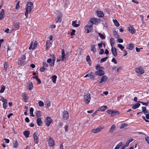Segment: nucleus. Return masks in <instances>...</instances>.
Wrapping results in <instances>:
<instances>
[{
    "mask_svg": "<svg viewBox=\"0 0 149 149\" xmlns=\"http://www.w3.org/2000/svg\"><path fill=\"white\" fill-rule=\"evenodd\" d=\"M33 3L31 2L28 3L26 7V12L25 14L26 16V18L25 19H26L28 16V14L30 13L33 8L32 6Z\"/></svg>",
    "mask_w": 149,
    "mask_h": 149,
    "instance_id": "obj_1",
    "label": "nucleus"
},
{
    "mask_svg": "<svg viewBox=\"0 0 149 149\" xmlns=\"http://www.w3.org/2000/svg\"><path fill=\"white\" fill-rule=\"evenodd\" d=\"M91 100L90 94L88 92H86L84 96V101L85 103L87 104H88Z\"/></svg>",
    "mask_w": 149,
    "mask_h": 149,
    "instance_id": "obj_2",
    "label": "nucleus"
},
{
    "mask_svg": "<svg viewBox=\"0 0 149 149\" xmlns=\"http://www.w3.org/2000/svg\"><path fill=\"white\" fill-rule=\"evenodd\" d=\"M25 56L24 55H22L21 57L19 59V61L18 62V64L21 65L22 66L24 65L25 63Z\"/></svg>",
    "mask_w": 149,
    "mask_h": 149,
    "instance_id": "obj_3",
    "label": "nucleus"
},
{
    "mask_svg": "<svg viewBox=\"0 0 149 149\" xmlns=\"http://www.w3.org/2000/svg\"><path fill=\"white\" fill-rule=\"evenodd\" d=\"M90 22L92 23L96 24L100 22V19L95 18H91L90 20Z\"/></svg>",
    "mask_w": 149,
    "mask_h": 149,
    "instance_id": "obj_4",
    "label": "nucleus"
},
{
    "mask_svg": "<svg viewBox=\"0 0 149 149\" xmlns=\"http://www.w3.org/2000/svg\"><path fill=\"white\" fill-rule=\"evenodd\" d=\"M34 142L36 144L38 143V139H39V134L37 132H35L33 135Z\"/></svg>",
    "mask_w": 149,
    "mask_h": 149,
    "instance_id": "obj_5",
    "label": "nucleus"
},
{
    "mask_svg": "<svg viewBox=\"0 0 149 149\" xmlns=\"http://www.w3.org/2000/svg\"><path fill=\"white\" fill-rule=\"evenodd\" d=\"M104 128L103 126H100L95 129H93L92 130L91 132L93 133H97L100 131Z\"/></svg>",
    "mask_w": 149,
    "mask_h": 149,
    "instance_id": "obj_6",
    "label": "nucleus"
},
{
    "mask_svg": "<svg viewBox=\"0 0 149 149\" xmlns=\"http://www.w3.org/2000/svg\"><path fill=\"white\" fill-rule=\"evenodd\" d=\"M52 122V120L49 117H47L45 123L47 126H49L50 124Z\"/></svg>",
    "mask_w": 149,
    "mask_h": 149,
    "instance_id": "obj_7",
    "label": "nucleus"
},
{
    "mask_svg": "<svg viewBox=\"0 0 149 149\" xmlns=\"http://www.w3.org/2000/svg\"><path fill=\"white\" fill-rule=\"evenodd\" d=\"M85 29L87 31V33H89L91 32L92 29H93L92 25L89 26L87 25L84 27Z\"/></svg>",
    "mask_w": 149,
    "mask_h": 149,
    "instance_id": "obj_8",
    "label": "nucleus"
},
{
    "mask_svg": "<svg viewBox=\"0 0 149 149\" xmlns=\"http://www.w3.org/2000/svg\"><path fill=\"white\" fill-rule=\"evenodd\" d=\"M135 71L136 73L141 74H142L144 72V70L141 67L136 68Z\"/></svg>",
    "mask_w": 149,
    "mask_h": 149,
    "instance_id": "obj_9",
    "label": "nucleus"
},
{
    "mask_svg": "<svg viewBox=\"0 0 149 149\" xmlns=\"http://www.w3.org/2000/svg\"><path fill=\"white\" fill-rule=\"evenodd\" d=\"M108 77L106 75H103L100 81L99 82L100 84H101L103 82H106L108 79Z\"/></svg>",
    "mask_w": 149,
    "mask_h": 149,
    "instance_id": "obj_10",
    "label": "nucleus"
},
{
    "mask_svg": "<svg viewBox=\"0 0 149 149\" xmlns=\"http://www.w3.org/2000/svg\"><path fill=\"white\" fill-rule=\"evenodd\" d=\"M95 74L96 75L101 76L104 74V72L103 70H99L95 72Z\"/></svg>",
    "mask_w": 149,
    "mask_h": 149,
    "instance_id": "obj_11",
    "label": "nucleus"
},
{
    "mask_svg": "<svg viewBox=\"0 0 149 149\" xmlns=\"http://www.w3.org/2000/svg\"><path fill=\"white\" fill-rule=\"evenodd\" d=\"M48 143L49 146L51 147H53L54 145V141L52 138H49Z\"/></svg>",
    "mask_w": 149,
    "mask_h": 149,
    "instance_id": "obj_12",
    "label": "nucleus"
},
{
    "mask_svg": "<svg viewBox=\"0 0 149 149\" xmlns=\"http://www.w3.org/2000/svg\"><path fill=\"white\" fill-rule=\"evenodd\" d=\"M22 95L24 101L25 102H27L29 99V97L27 95L26 93H23Z\"/></svg>",
    "mask_w": 149,
    "mask_h": 149,
    "instance_id": "obj_13",
    "label": "nucleus"
},
{
    "mask_svg": "<svg viewBox=\"0 0 149 149\" xmlns=\"http://www.w3.org/2000/svg\"><path fill=\"white\" fill-rule=\"evenodd\" d=\"M63 117L65 120H66L68 118V113L67 111H63Z\"/></svg>",
    "mask_w": 149,
    "mask_h": 149,
    "instance_id": "obj_14",
    "label": "nucleus"
},
{
    "mask_svg": "<svg viewBox=\"0 0 149 149\" xmlns=\"http://www.w3.org/2000/svg\"><path fill=\"white\" fill-rule=\"evenodd\" d=\"M111 50L113 55L114 56H116L117 55V50L115 47H112Z\"/></svg>",
    "mask_w": 149,
    "mask_h": 149,
    "instance_id": "obj_15",
    "label": "nucleus"
},
{
    "mask_svg": "<svg viewBox=\"0 0 149 149\" xmlns=\"http://www.w3.org/2000/svg\"><path fill=\"white\" fill-rule=\"evenodd\" d=\"M107 108V107L106 106H103L99 108L98 111L102 112L104 111Z\"/></svg>",
    "mask_w": 149,
    "mask_h": 149,
    "instance_id": "obj_16",
    "label": "nucleus"
},
{
    "mask_svg": "<svg viewBox=\"0 0 149 149\" xmlns=\"http://www.w3.org/2000/svg\"><path fill=\"white\" fill-rule=\"evenodd\" d=\"M51 45V42L49 41H47L46 44V49L47 50H48L49 48Z\"/></svg>",
    "mask_w": 149,
    "mask_h": 149,
    "instance_id": "obj_17",
    "label": "nucleus"
},
{
    "mask_svg": "<svg viewBox=\"0 0 149 149\" xmlns=\"http://www.w3.org/2000/svg\"><path fill=\"white\" fill-rule=\"evenodd\" d=\"M128 29L129 31L132 34L134 33L135 32V30L133 26H130L128 27Z\"/></svg>",
    "mask_w": 149,
    "mask_h": 149,
    "instance_id": "obj_18",
    "label": "nucleus"
},
{
    "mask_svg": "<svg viewBox=\"0 0 149 149\" xmlns=\"http://www.w3.org/2000/svg\"><path fill=\"white\" fill-rule=\"evenodd\" d=\"M72 25L73 27H77L79 26L80 24H77V20H75L72 22Z\"/></svg>",
    "mask_w": 149,
    "mask_h": 149,
    "instance_id": "obj_19",
    "label": "nucleus"
},
{
    "mask_svg": "<svg viewBox=\"0 0 149 149\" xmlns=\"http://www.w3.org/2000/svg\"><path fill=\"white\" fill-rule=\"evenodd\" d=\"M96 13L98 16L99 17H102L104 16V13L102 11H97Z\"/></svg>",
    "mask_w": 149,
    "mask_h": 149,
    "instance_id": "obj_20",
    "label": "nucleus"
},
{
    "mask_svg": "<svg viewBox=\"0 0 149 149\" xmlns=\"http://www.w3.org/2000/svg\"><path fill=\"white\" fill-rule=\"evenodd\" d=\"M140 105V104L139 103H136L135 104H133L132 107V108L134 109H135L138 108Z\"/></svg>",
    "mask_w": 149,
    "mask_h": 149,
    "instance_id": "obj_21",
    "label": "nucleus"
},
{
    "mask_svg": "<svg viewBox=\"0 0 149 149\" xmlns=\"http://www.w3.org/2000/svg\"><path fill=\"white\" fill-rule=\"evenodd\" d=\"M61 53H62L61 60L62 61H63L64 59H65L66 58V56L65 55V53L64 52V50L63 49H62V50L61 51Z\"/></svg>",
    "mask_w": 149,
    "mask_h": 149,
    "instance_id": "obj_22",
    "label": "nucleus"
},
{
    "mask_svg": "<svg viewBox=\"0 0 149 149\" xmlns=\"http://www.w3.org/2000/svg\"><path fill=\"white\" fill-rule=\"evenodd\" d=\"M134 47V45L133 44H130L127 45V48L130 50H131Z\"/></svg>",
    "mask_w": 149,
    "mask_h": 149,
    "instance_id": "obj_23",
    "label": "nucleus"
},
{
    "mask_svg": "<svg viewBox=\"0 0 149 149\" xmlns=\"http://www.w3.org/2000/svg\"><path fill=\"white\" fill-rule=\"evenodd\" d=\"M36 122L37 123V125L39 126H40L41 125L42 123V121L41 120V119L40 118H38Z\"/></svg>",
    "mask_w": 149,
    "mask_h": 149,
    "instance_id": "obj_24",
    "label": "nucleus"
},
{
    "mask_svg": "<svg viewBox=\"0 0 149 149\" xmlns=\"http://www.w3.org/2000/svg\"><path fill=\"white\" fill-rule=\"evenodd\" d=\"M33 87V84L32 82L29 83L28 84V89L30 91L31 90Z\"/></svg>",
    "mask_w": 149,
    "mask_h": 149,
    "instance_id": "obj_25",
    "label": "nucleus"
},
{
    "mask_svg": "<svg viewBox=\"0 0 149 149\" xmlns=\"http://www.w3.org/2000/svg\"><path fill=\"white\" fill-rule=\"evenodd\" d=\"M4 14V10L2 9L0 13V20L2 19L3 18Z\"/></svg>",
    "mask_w": 149,
    "mask_h": 149,
    "instance_id": "obj_26",
    "label": "nucleus"
},
{
    "mask_svg": "<svg viewBox=\"0 0 149 149\" xmlns=\"http://www.w3.org/2000/svg\"><path fill=\"white\" fill-rule=\"evenodd\" d=\"M116 128V126L114 125H112L110 129L109 132L111 133H112L113 132H114V130H115Z\"/></svg>",
    "mask_w": 149,
    "mask_h": 149,
    "instance_id": "obj_27",
    "label": "nucleus"
},
{
    "mask_svg": "<svg viewBox=\"0 0 149 149\" xmlns=\"http://www.w3.org/2000/svg\"><path fill=\"white\" fill-rule=\"evenodd\" d=\"M128 126V124L127 123H123L122 124L121 126L120 127V128L122 129L123 128H125Z\"/></svg>",
    "mask_w": 149,
    "mask_h": 149,
    "instance_id": "obj_28",
    "label": "nucleus"
},
{
    "mask_svg": "<svg viewBox=\"0 0 149 149\" xmlns=\"http://www.w3.org/2000/svg\"><path fill=\"white\" fill-rule=\"evenodd\" d=\"M110 44L111 47H113V45L115 44V41L113 38H111L110 39Z\"/></svg>",
    "mask_w": 149,
    "mask_h": 149,
    "instance_id": "obj_29",
    "label": "nucleus"
},
{
    "mask_svg": "<svg viewBox=\"0 0 149 149\" xmlns=\"http://www.w3.org/2000/svg\"><path fill=\"white\" fill-rule=\"evenodd\" d=\"M23 134L26 138H28L29 137L30 132L29 131H25Z\"/></svg>",
    "mask_w": 149,
    "mask_h": 149,
    "instance_id": "obj_30",
    "label": "nucleus"
},
{
    "mask_svg": "<svg viewBox=\"0 0 149 149\" xmlns=\"http://www.w3.org/2000/svg\"><path fill=\"white\" fill-rule=\"evenodd\" d=\"M91 50L92 51L93 53H95L96 52V49L95 47V45H92L91 46Z\"/></svg>",
    "mask_w": 149,
    "mask_h": 149,
    "instance_id": "obj_31",
    "label": "nucleus"
},
{
    "mask_svg": "<svg viewBox=\"0 0 149 149\" xmlns=\"http://www.w3.org/2000/svg\"><path fill=\"white\" fill-rule=\"evenodd\" d=\"M142 111L141 112H143L144 114H146V113H148V111L147 110H146V107H142Z\"/></svg>",
    "mask_w": 149,
    "mask_h": 149,
    "instance_id": "obj_32",
    "label": "nucleus"
},
{
    "mask_svg": "<svg viewBox=\"0 0 149 149\" xmlns=\"http://www.w3.org/2000/svg\"><path fill=\"white\" fill-rule=\"evenodd\" d=\"M52 82L54 83H56L57 76L55 75H53L52 77Z\"/></svg>",
    "mask_w": 149,
    "mask_h": 149,
    "instance_id": "obj_33",
    "label": "nucleus"
},
{
    "mask_svg": "<svg viewBox=\"0 0 149 149\" xmlns=\"http://www.w3.org/2000/svg\"><path fill=\"white\" fill-rule=\"evenodd\" d=\"M37 46V42L36 41H34L33 43V42L32 44V49H34Z\"/></svg>",
    "mask_w": 149,
    "mask_h": 149,
    "instance_id": "obj_34",
    "label": "nucleus"
},
{
    "mask_svg": "<svg viewBox=\"0 0 149 149\" xmlns=\"http://www.w3.org/2000/svg\"><path fill=\"white\" fill-rule=\"evenodd\" d=\"M33 110H34L33 109V108L31 107L30 108V112H30V116H32V117H33V116H35L33 114Z\"/></svg>",
    "mask_w": 149,
    "mask_h": 149,
    "instance_id": "obj_35",
    "label": "nucleus"
},
{
    "mask_svg": "<svg viewBox=\"0 0 149 149\" xmlns=\"http://www.w3.org/2000/svg\"><path fill=\"white\" fill-rule=\"evenodd\" d=\"M13 147L15 148H17L18 147V144L17 141L16 140L14 141L13 143Z\"/></svg>",
    "mask_w": 149,
    "mask_h": 149,
    "instance_id": "obj_36",
    "label": "nucleus"
},
{
    "mask_svg": "<svg viewBox=\"0 0 149 149\" xmlns=\"http://www.w3.org/2000/svg\"><path fill=\"white\" fill-rule=\"evenodd\" d=\"M113 22L115 26L117 27H118L120 25L119 23L116 19H113Z\"/></svg>",
    "mask_w": 149,
    "mask_h": 149,
    "instance_id": "obj_37",
    "label": "nucleus"
},
{
    "mask_svg": "<svg viewBox=\"0 0 149 149\" xmlns=\"http://www.w3.org/2000/svg\"><path fill=\"white\" fill-rule=\"evenodd\" d=\"M55 57H54V56H53V57L52 59V62L50 64V65L52 66H53L54 65V61L55 60Z\"/></svg>",
    "mask_w": 149,
    "mask_h": 149,
    "instance_id": "obj_38",
    "label": "nucleus"
},
{
    "mask_svg": "<svg viewBox=\"0 0 149 149\" xmlns=\"http://www.w3.org/2000/svg\"><path fill=\"white\" fill-rule=\"evenodd\" d=\"M8 55L9 56H11L13 55V53L12 52L11 50L10 49H8L7 51Z\"/></svg>",
    "mask_w": 149,
    "mask_h": 149,
    "instance_id": "obj_39",
    "label": "nucleus"
},
{
    "mask_svg": "<svg viewBox=\"0 0 149 149\" xmlns=\"http://www.w3.org/2000/svg\"><path fill=\"white\" fill-rule=\"evenodd\" d=\"M117 47H119L121 50H123V49L124 48V47L121 44H118L117 45Z\"/></svg>",
    "mask_w": 149,
    "mask_h": 149,
    "instance_id": "obj_40",
    "label": "nucleus"
},
{
    "mask_svg": "<svg viewBox=\"0 0 149 149\" xmlns=\"http://www.w3.org/2000/svg\"><path fill=\"white\" fill-rule=\"evenodd\" d=\"M8 64L7 63H5L4 64V70L6 71L7 70V69L8 67Z\"/></svg>",
    "mask_w": 149,
    "mask_h": 149,
    "instance_id": "obj_41",
    "label": "nucleus"
},
{
    "mask_svg": "<svg viewBox=\"0 0 149 149\" xmlns=\"http://www.w3.org/2000/svg\"><path fill=\"white\" fill-rule=\"evenodd\" d=\"M113 34L115 36L116 38H118L119 37V35L115 31H113Z\"/></svg>",
    "mask_w": 149,
    "mask_h": 149,
    "instance_id": "obj_42",
    "label": "nucleus"
},
{
    "mask_svg": "<svg viewBox=\"0 0 149 149\" xmlns=\"http://www.w3.org/2000/svg\"><path fill=\"white\" fill-rule=\"evenodd\" d=\"M41 111H37L36 112V116L38 118H39L40 117V113Z\"/></svg>",
    "mask_w": 149,
    "mask_h": 149,
    "instance_id": "obj_43",
    "label": "nucleus"
},
{
    "mask_svg": "<svg viewBox=\"0 0 149 149\" xmlns=\"http://www.w3.org/2000/svg\"><path fill=\"white\" fill-rule=\"evenodd\" d=\"M98 34L100 37V38L102 39H105V37L102 34L99 33H98Z\"/></svg>",
    "mask_w": 149,
    "mask_h": 149,
    "instance_id": "obj_44",
    "label": "nucleus"
},
{
    "mask_svg": "<svg viewBox=\"0 0 149 149\" xmlns=\"http://www.w3.org/2000/svg\"><path fill=\"white\" fill-rule=\"evenodd\" d=\"M1 100L2 101V102H3V103H7V100L3 97H2Z\"/></svg>",
    "mask_w": 149,
    "mask_h": 149,
    "instance_id": "obj_45",
    "label": "nucleus"
},
{
    "mask_svg": "<svg viewBox=\"0 0 149 149\" xmlns=\"http://www.w3.org/2000/svg\"><path fill=\"white\" fill-rule=\"evenodd\" d=\"M38 104L40 107H42L44 106V103L42 101H40L38 102Z\"/></svg>",
    "mask_w": 149,
    "mask_h": 149,
    "instance_id": "obj_46",
    "label": "nucleus"
},
{
    "mask_svg": "<svg viewBox=\"0 0 149 149\" xmlns=\"http://www.w3.org/2000/svg\"><path fill=\"white\" fill-rule=\"evenodd\" d=\"M93 73L91 72L90 74H88V77L89 78L91 79H93L94 77L93 75Z\"/></svg>",
    "mask_w": 149,
    "mask_h": 149,
    "instance_id": "obj_47",
    "label": "nucleus"
},
{
    "mask_svg": "<svg viewBox=\"0 0 149 149\" xmlns=\"http://www.w3.org/2000/svg\"><path fill=\"white\" fill-rule=\"evenodd\" d=\"M5 87L3 86L1 87V90L0 91V93H3L5 90Z\"/></svg>",
    "mask_w": 149,
    "mask_h": 149,
    "instance_id": "obj_48",
    "label": "nucleus"
},
{
    "mask_svg": "<svg viewBox=\"0 0 149 149\" xmlns=\"http://www.w3.org/2000/svg\"><path fill=\"white\" fill-rule=\"evenodd\" d=\"M123 144L122 142H120L116 146L117 148H119Z\"/></svg>",
    "mask_w": 149,
    "mask_h": 149,
    "instance_id": "obj_49",
    "label": "nucleus"
},
{
    "mask_svg": "<svg viewBox=\"0 0 149 149\" xmlns=\"http://www.w3.org/2000/svg\"><path fill=\"white\" fill-rule=\"evenodd\" d=\"M108 57H107L104 58H102L100 60V62L102 63L106 61Z\"/></svg>",
    "mask_w": 149,
    "mask_h": 149,
    "instance_id": "obj_50",
    "label": "nucleus"
},
{
    "mask_svg": "<svg viewBox=\"0 0 149 149\" xmlns=\"http://www.w3.org/2000/svg\"><path fill=\"white\" fill-rule=\"evenodd\" d=\"M139 102L141 104H142L143 105H145L146 106H147L148 104V102Z\"/></svg>",
    "mask_w": 149,
    "mask_h": 149,
    "instance_id": "obj_51",
    "label": "nucleus"
},
{
    "mask_svg": "<svg viewBox=\"0 0 149 149\" xmlns=\"http://www.w3.org/2000/svg\"><path fill=\"white\" fill-rule=\"evenodd\" d=\"M107 112L109 114H113V111L112 110H109L107 111Z\"/></svg>",
    "mask_w": 149,
    "mask_h": 149,
    "instance_id": "obj_52",
    "label": "nucleus"
},
{
    "mask_svg": "<svg viewBox=\"0 0 149 149\" xmlns=\"http://www.w3.org/2000/svg\"><path fill=\"white\" fill-rule=\"evenodd\" d=\"M46 70L45 68L43 66L41 68H40V71L41 72H43L44 71Z\"/></svg>",
    "mask_w": 149,
    "mask_h": 149,
    "instance_id": "obj_53",
    "label": "nucleus"
},
{
    "mask_svg": "<svg viewBox=\"0 0 149 149\" xmlns=\"http://www.w3.org/2000/svg\"><path fill=\"white\" fill-rule=\"evenodd\" d=\"M75 30L74 29H72V32L71 33V36L74 35L75 34Z\"/></svg>",
    "mask_w": 149,
    "mask_h": 149,
    "instance_id": "obj_54",
    "label": "nucleus"
},
{
    "mask_svg": "<svg viewBox=\"0 0 149 149\" xmlns=\"http://www.w3.org/2000/svg\"><path fill=\"white\" fill-rule=\"evenodd\" d=\"M145 139L148 143L149 144V137L148 136L146 137L145 138Z\"/></svg>",
    "mask_w": 149,
    "mask_h": 149,
    "instance_id": "obj_55",
    "label": "nucleus"
},
{
    "mask_svg": "<svg viewBox=\"0 0 149 149\" xmlns=\"http://www.w3.org/2000/svg\"><path fill=\"white\" fill-rule=\"evenodd\" d=\"M19 1L16 4V9H18L19 8Z\"/></svg>",
    "mask_w": 149,
    "mask_h": 149,
    "instance_id": "obj_56",
    "label": "nucleus"
},
{
    "mask_svg": "<svg viewBox=\"0 0 149 149\" xmlns=\"http://www.w3.org/2000/svg\"><path fill=\"white\" fill-rule=\"evenodd\" d=\"M119 114V112L118 111H113V115H115L116 114Z\"/></svg>",
    "mask_w": 149,
    "mask_h": 149,
    "instance_id": "obj_57",
    "label": "nucleus"
},
{
    "mask_svg": "<svg viewBox=\"0 0 149 149\" xmlns=\"http://www.w3.org/2000/svg\"><path fill=\"white\" fill-rule=\"evenodd\" d=\"M118 42L119 43H122L123 42V40L121 38H119L117 40Z\"/></svg>",
    "mask_w": 149,
    "mask_h": 149,
    "instance_id": "obj_58",
    "label": "nucleus"
},
{
    "mask_svg": "<svg viewBox=\"0 0 149 149\" xmlns=\"http://www.w3.org/2000/svg\"><path fill=\"white\" fill-rule=\"evenodd\" d=\"M123 52L124 53V54L123 56H126L127 54V52L125 50H123Z\"/></svg>",
    "mask_w": 149,
    "mask_h": 149,
    "instance_id": "obj_59",
    "label": "nucleus"
},
{
    "mask_svg": "<svg viewBox=\"0 0 149 149\" xmlns=\"http://www.w3.org/2000/svg\"><path fill=\"white\" fill-rule=\"evenodd\" d=\"M86 61L88 62L90 60V57L88 55L87 56L86 58Z\"/></svg>",
    "mask_w": 149,
    "mask_h": 149,
    "instance_id": "obj_60",
    "label": "nucleus"
},
{
    "mask_svg": "<svg viewBox=\"0 0 149 149\" xmlns=\"http://www.w3.org/2000/svg\"><path fill=\"white\" fill-rule=\"evenodd\" d=\"M140 17L141 19V21H142V23L143 24L144 23V21L143 20V18H144V17H143V15H141Z\"/></svg>",
    "mask_w": 149,
    "mask_h": 149,
    "instance_id": "obj_61",
    "label": "nucleus"
},
{
    "mask_svg": "<svg viewBox=\"0 0 149 149\" xmlns=\"http://www.w3.org/2000/svg\"><path fill=\"white\" fill-rule=\"evenodd\" d=\"M111 61L112 62H113L115 64H116L117 63V61L116 60V59L114 58H113L111 60Z\"/></svg>",
    "mask_w": 149,
    "mask_h": 149,
    "instance_id": "obj_62",
    "label": "nucleus"
},
{
    "mask_svg": "<svg viewBox=\"0 0 149 149\" xmlns=\"http://www.w3.org/2000/svg\"><path fill=\"white\" fill-rule=\"evenodd\" d=\"M25 121L27 123H29V122L30 120L29 119V118L28 117H26L25 119Z\"/></svg>",
    "mask_w": 149,
    "mask_h": 149,
    "instance_id": "obj_63",
    "label": "nucleus"
},
{
    "mask_svg": "<svg viewBox=\"0 0 149 149\" xmlns=\"http://www.w3.org/2000/svg\"><path fill=\"white\" fill-rule=\"evenodd\" d=\"M4 140L5 141V143H8L9 142V140L7 139H5Z\"/></svg>",
    "mask_w": 149,
    "mask_h": 149,
    "instance_id": "obj_64",
    "label": "nucleus"
}]
</instances>
